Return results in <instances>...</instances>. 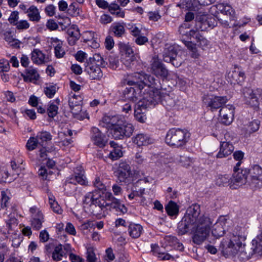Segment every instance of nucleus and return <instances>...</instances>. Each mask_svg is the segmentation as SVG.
I'll list each match as a JSON object with an SVG mask.
<instances>
[{
  "label": "nucleus",
  "instance_id": "13d9d810",
  "mask_svg": "<svg viewBox=\"0 0 262 262\" xmlns=\"http://www.w3.org/2000/svg\"><path fill=\"white\" fill-rule=\"evenodd\" d=\"M10 62L5 59H0V72H7L10 70Z\"/></svg>",
  "mask_w": 262,
  "mask_h": 262
},
{
  "label": "nucleus",
  "instance_id": "bb28decb",
  "mask_svg": "<svg viewBox=\"0 0 262 262\" xmlns=\"http://www.w3.org/2000/svg\"><path fill=\"white\" fill-rule=\"evenodd\" d=\"M51 42L54 48V52L57 58H60L65 54V51L62 48V41L56 37L51 38Z\"/></svg>",
  "mask_w": 262,
  "mask_h": 262
},
{
  "label": "nucleus",
  "instance_id": "c03bdc74",
  "mask_svg": "<svg viewBox=\"0 0 262 262\" xmlns=\"http://www.w3.org/2000/svg\"><path fill=\"white\" fill-rule=\"evenodd\" d=\"M232 180L229 174L220 175L216 179V184L220 186H225L227 185L230 186V182Z\"/></svg>",
  "mask_w": 262,
  "mask_h": 262
},
{
  "label": "nucleus",
  "instance_id": "a211bd4d",
  "mask_svg": "<svg viewBox=\"0 0 262 262\" xmlns=\"http://www.w3.org/2000/svg\"><path fill=\"white\" fill-rule=\"evenodd\" d=\"M163 60L166 62H171L174 67H178L181 64V61H178L177 51L173 46H169L164 49L163 54Z\"/></svg>",
  "mask_w": 262,
  "mask_h": 262
},
{
  "label": "nucleus",
  "instance_id": "0eeeda50",
  "mask_svg": "<svg viewBox=\"0 0 262 262\" xmlns=\"http://www.w3.org/2000/svg\"><path fill=\"white\" fill-rule=\"evenodd\" d=\"M105 64L102 57L99 54H96L94 55L93 61L86 66L85 71L92 79H100L103 76L101 67H104Z\"/></svg>",
  "mask_w": 262,
  "mask_h": 262
},
{
  "label": "nucleus",
  "instance_id": "603ef678",
  "mask_svg": "<svg viewBox=\"0 0 262 262\" xmlns=\"http://www.w3.org/2000/svg\"><path fill=\"white\" fill-rule=\"evenodd\" d=\"M86 260L88 262H96L97 258L95 253V249L92 247H88L86 249Z\"/></svg>",
  "mask_w": 262,
  "mask_h": 262
},
{
  "label": "nucleus",
  "instance_id": "c756f323",
  "mask_svg": "<svg viewBox=\"0 0 262 262\" xmlns=\"http://www.w3.org/2000/svg\"><path fill=\"white\" fill-rule=\"evenodd\" d=\"M142 231L143 228L140 224L131 223L128 226V233L132 238H138L141 235Z\"/></svg>",
  "mask_w": 262,
  "mask_h": 262
},
{
  "label": "nucleus",
  "instance_id": "de8ad7c7",
  "mask_svg": "<svg viewBox=\"0 0 262 262\" xmlns=\"http://www.w3.org/2000/svg\"><path fill=\"white\" fill-rule=\"evenodd\" d=\"M94 205H96L100 208H102L103 210L107 211V202L104 200V199L101 196L98 195L96 199L94 200V202L93 203Z\"/></svg>",
  "mask_w": 262,
  "mask_h": 262
},
{
  "label": "nucleus",
  "instance_id": "7ed1b4c3",
  "mask_svg": "<svg viewBox=\"0 0 262 262\" xmlns=\"http://www.w3.org/2000/svg\"><path fill=\"white\" fill-rule=\"evenodd\" d=\"M155 79L153 76L147 75L144 73H135L128 79L127 83L129 86L124 90L123 97L126 100L133 102H136L140 96L142 90L147 85L149 90L152 89L150 86L155 84Z\"/></svg>",
  "mask_w": 262,
  "mask_h": 262
},
{
  "label": "nucleus",
  "instance_id": "f3484780",
  "mask_svg": "<svg viewBox=\"0 0 262 262\" xmlns=\"http://www.w3.org/2000/svg\"><path fill=\"white\" fill-rule=\"evenodd\" d=\"M30 212L31 214V226L35 230H38L42 227V224L44 222L43 215L39 210L36 207H32L30 209Z\"/></svg>",
  "mask_w": 262,
  "mask_h": 262
},
{
  "label": "nucleus",
  "instance_id": "774afa93",
  "mask_svg": "<svg viewBox=\"0 0 262 262\" xmlns=\"http://www.w3.org/2000/svg\"><path fill=\"white\" fill-rule=\"evenodd\" d=\"M69 258L72 262H84L83 258H81L79 255L72 253H70Z\"/></svg>",
  "mask_w": 262,
  "mask_h": 262
},
{
  "label": "nucleus",
  "instance_id": "ea45409f",
  "mask_svg": "<svg viewBox=\"0 0 262 262\" xmlns=\"http://www.w3.org/2000/svg\"><path fill=\"white\" fill-rule=\"evenodd\" d=\"M175 161L181 164V165L186 168L191 167L193 163V160L192 158L182 156H178L175 158Z\"/></svg>",
  "mask_w": 262,
  "mask_h": 262
},
{
  "label": "nucleus",
  "instance_id": "8fccbe9b",
  "mask_svg": "<svg viewBox=\"0 0 262 262\" xmlns=\"http://www.w3.org/2000/svg\"><path fill=\"white\" fill-rule=\"evenodd\" d=\"M71 112L74 118L78 120H83L85 118H89L88 113L85 111H82L81 107V111H78L77 108Z\"/></svg>",
  "mask_w": 262,
  "mask_h": 262
},
{
  "label": "nucleus",
  "instance_id": "aec40b11",
  "mask_svg": "<svg viewBox=\"0 0 262 262\" xmlns=\"http://www.w3.org/2000/svg\"><path fill=\"white\" fill-rule=\"evenodd\" d=\"M17 219L14 216H9L8 219L5 220L6 225L0 227V233L6 238H8L9 235L14 232V229L17 225Z\"/></svg>",
  "mask_w": 262,
  "mask_h": 262
},
{
  "label": "nucleus",
  "instance_id": "20e7f679",
  "mask_svg": "<svg viewBox=\"0 0 262 262\" xmlns=\"http://www.w3.org/2000/svg\"><path fill=\"white\" fill-rule=\"evenodd\" d=\"M159 102L167 109L170 110L175 106L176 99L173 95L162 94L160 90L152 88L146 93H144L143 101H141L138 106L143 107L148 105L155 106Z\"/></svg>",
  "mask_w": 262,
  "mask_h": 262
},
{
  "label": "nucleus",
  "instance_id": "58836bf2",
  "mask_svg": "<svg viewBox=\"0 0 262 262\" xmlns=\"http://www.w3.org/2000/svg\"><path fill=\"white\" fill-rule=\"evenodd\" d=\"M45 55L41 51L35 49L32 53L31 59L34 63L41 64L45 62Z\"/></svg>",
  "mask_w": 262,
  "mask_h": 262
},
{
  "label": "nucleus",
  "instance_id": "f03ea898",
  "mask_svg": "<svg viewBox=\"0 0 262 262\" xmlns=\"http://www.w3.org/2000/svg\"><path fill=\"white\" fill-rule=\"evenodd\" d=\"M240 228L238 232L232 233L229 241H224L223 254L226 256H234L239 253L243 259H249L253 254L262 255V233L257 235L251 243V247H246L242 242L246 239Z\"/></svg>",
  "mask_w": 262,
  "mask_h": 262
},
{
  "label": "nucleus",
  "instance_id": "6e6552de",
  "mask_svg": "<svg viewBox=\"0 0 262 262\" xmlns=\"http://www.w3.org/2000/svg\"><path fill=\"white\" fill-rule=\"evenodd\" d=\"M134 127L131 123L124 122L115 126L111 134L115 139H122L124 137H129L133 134Z\"/></svg>",
  "mask_w": 262,
  "mask_h": 262
},
{
  "label": "nucleus",
  "instance_id": "7c9ffc66",
  "mask_svg": "<svg viewBox=\"0 0 262 262\" xmlns=\"http://www.w3.org/2000/svg\"><path fill=\"white\" fill-rule=\"evenodd\" d=\"M82 102V98L79 95L73 94L69 100V104L71 111L74 110L77 108L78 111H81V103Z\"/></svg>",
  "mask_w": 262,
  "mask_h": 262
},
{
  "label": "nucleus",
  "instance_id": "a19ab883",
  "mask_svg": "<svg viewBox=\"0 0 262 262\" xmlns=\"http://www.w3.org/2000/svg\"><path fill=\"white\" fill-rule=\"evenodd\" d=\"M91 213L98 218L104 217L108 214V211L103 210L96 205L92 204L90 207Z\"/></svg>",
  "mask_w": 262,
  "mask_h": 262
},
{
  "label": "nucleus",
  "instance_id": "cd10ccee",
  "mask_svg": "<svg viewBox=\"0 0 262 262\" xmlns=\"http://www.w3.org/2000/svg\"><path fill=\"white\" fill-rule=\"evenodd\" d=\"M21 76L26 82H35L39 77L36 70L32 68L26 69L25 72L22 74Z\"/></svg>",
  "mask_w": 262,
  "mask_h": 262
},
{
  "label": "nucleus",
  "instance_id": "09e8293b",
  "mask_svg": "<svg viewBox=\"0 0 262 262\" xmlns=\"http://www.w3.org/2000/svg\"><path fill=\"white\" fill-rule=\"evenodd\" d=\"M39 145V142L36 137H31L28 140L26 144V148L29 150L35 149Z\"/></svg>",
  "mask_w": 262,
  "mask_h": 262
},
{
  "label": "nucleus",
  "instance_id": "393cba45",
  "mask_svg": "<svg viewBox=\"0 0 262 262\" xmlns=\"http://www.w3.org/2000/svg\"><path fill=\"white\" fill-rule=\"evenodd\" d=\"M134 143L138 146H147L154 143V139L148 135L144 134H138L132 138Z\"/></svg>",
  "mask_w": 262,
  "mask_h": 262
},
{
  "label": "nucleus",
  "instance_id": "79ce46f5",
  "mask_svg": "<svg viewBox=\"0 0 262 262\" xmlns=\"http://www.w3.org/2000/svg\"><path fill=\"white\" fill-rule=\"evenodd\" d=\"M167 214L170 216L175 215L179 213V206L174 202L170 201L165 207Z\"/></svg>",
  "mask_w": 262,
  "mask_h": 262
},
{
  "label": "nucleus",
  "instance_id": "9b49d317",
  "mask_svg": "<svg viewBox=\"0 0 262 262\" xmlns=\"http://www.w3.org/2000/svg\"><path fill=\"white\" fill-rule=\"evenodd\" d=\"M243 94L247 104L252 106H256L258 104V98H262V89H257L253 90L245 88L243 89Z\"/></svg>",
  "mask_w": 262,
  "mask_h": 262
},
{
  "label": "nucleus",
  "instance_id": "5701e85b",
  "mask_svg": "<svg viewBox=\"0 0 262 262\" xmlns=\"http://www.w3.org/2000/svg\"><path fill=\"white\" fill-rule=\"evenodd\" d=\"M234 149L233 145L229 141H221L220 150L216 157L220 159L226 158L233 152Z\"/></svg>",
  "mask_w": 262,
  "mask_h": 262
},
{
  "label": "nucleus",
  "instance_id": "3c124183",
  "mask_svg": "<svg viewBox=\"0 0 262 262\" xmlns=\"http://www.w3.org/2000/svg\"><path fill=\"white\" fill-rule=\"evenodd\" d=\"M123 156L122 151L120 147L113 149L109 154L108 157L112 160H117Z\"/></svg>",
  "mask_w": 262,
  "mask_h": 262
},
{
  "label": "nucleus",
  "instance_id": "f8f14e48",
  "mask_svg": "<svg viewBox=\"0 0 262 262\" xmlns=\"http://www.w3.org/2000/svg\"><path fill=\"white\" fill-rule=\"evenodd\" d=\"M121 53V60L126 67H131L135 61V56L132 48L130 46L122 43L120 46Z\"/></svg>",
  "mask_w": 262,
  "mask_h": 262
},
{
  "label": "nucleus",
  "instance_id": "680f3d73",
  "mask_svg": "<svg viewBox=\"0 0 262 262\" xmlns=\"http://www.w3.org/2000/svg\"><path fill=\"white\" fill-rule=\"evenodd\" d=\"M148 41V38L141 34L140 36L137 37L135 39V42L139 45H143Z\"/></svg>",
  "mask_w": 262,
  "mask_h": 262
},
{
  "label": "nucleus",
  "instance_id": "72a5a7b5",
  "mask_svg": "<svg viewBox=\"0 0 262 262\" xmlns=\"http://www.w3.org/2000/svg\"><path fill=\"white\" fill-rule=\"evenodd\" d=\"M189 35L194 37L197 40L198 42H199V46L203 49H204L205 48L207 47L209 45V41L199 33H197L193 30H191L189 31Z\"/></svg>",
  "mask_w": 262,
  "mask_h": 262
},
{
  "label": "nucleus",
  "instance_id": "37998d69",
  "mask_svg": "<svg viewBox=\"0 0 262 262\" xmlns=\"http://www.w3.org/2000/svg\"><path fill=\"white\" fill-rule=\"evenodd\" d=\"M48 196L49 204L52 210L56 213L61 214L62 210L58 203L55 201V197L51 194H49Z\"/></svg>",
  "mask_w": 262,
  "mask_h": 262
},
{
  "label": "nucleus",
  "instance_id": "2f4dec72",
  "mask_svg": "<svg viewBox=\"0 0 262 262\" xmlns=\"http://www.w3.org/2000/svg\"><path fill=\"white\" fill-rule=\"evenodd\" d=\"M142 101H143V98L140 100L138 103L136 104L135 108V117L137 120L142 123L144 122L145 119V115H143L142 111L150 106L148 105L145 107L139 106L138 105L139 103Z\"/></svg>",
  "mask_w": 262,
  "mask_h": 262
},
{
  "label": "nucleus",
  "instance_id": "c9c22d12",
  "mask_svg": "<svg viewBox=\"0 0 262 262\" xmlns=\"http://www.w3.org/2000/svg\"><path fill=\"white\" fill-rule=\"evenodd\" d=\"M109 12L113 15L118 17L124 18L125 16L124 11L122 10L120 6L115 3H112L108 7Z\"/></svg>",
  "mask_w": 262,
  "mask_h": 262
},
{
  "label": "nucleus",
  "instance_id": "2eb2a0df",
  "mask_svg": "<svg viewBox=\"0 0 262 262\" xmlns=\"http://www.w3.org/2000/svg\"><path fill=\"white\" fill-rule=\"evenodd\" d=\"M248 173L247 169L234 171L230 183V187L232 189H236L238 187L245 184L247 182Z\"/></svg>",
  "mask_w": 262,
  "mask_h": 262
},
{
  "label": "nucleus",
  "instance_id": "49530a36",
  "mask_svg": "<svg viewBox=\"0 0 262 262\" xmlns=\"http://www.w3.org/2000/svg\"><path fill=\"white\" fill-rule=\"evenodd\" d=\"M260 125V121L254 120L248 124L246 128L247 133L251 134L258 130Z\"/></svg>",
  "mask_w": 262,
  "mask_h": 262
},
{
  "label": "nucleus",
  "instance_id": "6e6d98bb",
  "mask_svg": "<svg viewBox=\"0 0 262 262\" xmlns=\"http://www.w3.org/2000/svg\"><path fill=\"white\" fill-rule=\"evenodd\" d=\"M97 196V194H95L93 192H88L84 196L83 202L85 204L89 205L90 207L91 205L94 202V200Z\"/></svg>",
  "mask_w": 262,
  "mask_h": 262
},
{
  "label": "nucleus",
  "instance_id": "423d86ee",
  "mask_svg": "<svg viewBox=\"0 0 262 262\" xmlns=\"http://www.w3.org/2000/svg\"><path fill=\"white\" fill-rule=\"evenodd\" d=\"M188 138L189 134L186 130L173 128L167 132L165 141L170 146L179 147L186 144Z\"/></svg>",
  "mask_w": 262,
  "mask_h": 262
},
{
  "label": "nucleus",
  "instance_id": "e2e57ef3",
  "mask_svg": "<svg viewBox=\"0 0 262 262\" xmlns=\"http://www.w3.org/2000/svg\"><path fill=\"white\" fill-rule=\"evenodd\" d=\"M105 48L110 50H111L114 46V41L113 37L111 36H108L106 37L105 40Z\"/></svg>",
  "mask_w": 262,
  "mask_h": 262
},
{
  "label": "nucleus",
  "instance_id": "a18cd8bd",
  "mask_svg": "<svg viewBox=\"0 0 262 262\" xmlns=\"http://www.w3.org/2000/svg\"><path fill=\"white\" fill-rule=\"evenodd\" d=\"M217 9L221 13L227 16L229 15V16H231L234 12L231 6L227 4H218L217 5Z\"/></svg>",
  "mask_w": 262,
  "mask_h": 262
},
{
  "label": "nucleus",
  "instance_id": "6ab92c4d",
  "mask_svg": "<svg viewBox=\"0 0 262 262\" xmlns=\"http://www.w3.org/2000/svg\"><path fill=\"white\" fill-rule=\"evenodd\" d=\"M234 108L231 105L222 107L220 111V117L222 123L228 125L230 124L234 118Z\"/></svg>",
  "mask_w": 262,
  "mask_h": 262
},
{
  "label": "nucleus",
  "instance_id": "a878e982",
  "mask_svg": "<svg viewBox=\"0 0 262 262\" xmlns=\"http://www.w3.org/2000/svg\"><path fill=\"white\" fill-rule=\"evenodd\" d=\"M228 78L231 84H241L244 81L245 75L241 71L234 70L228 74Z\"/></svg>",
  "mask_w": 262,
  "mask_h": 262
},
{
  "label": "nucleus",
  "instance_id": "9d476101",
  "mask_svg": "<svg viewBox=\"0 0 262 262\" xmlns=\"http://www.w3.org/2000/svg\"><path fill=\"white\" fill-rule=\"evenodd\" d=\"M203 101L207 107L213 111L225 104L227 101L226 97L217 96L213 95H205L203 97Z\"/></svg>",
  "mask_w": 262,
  "mask_h": 262
},
{
  "label": "nucleus",
  "instance_id": "4d7b16f0",
  "mask_svg": "<svg viewBox=\"0 0 262 262\" xmlns=\"http://www.w3.org/2000/svg\"><path fill=\"white\" fill-rule=\"evenodd\" d=\"M184 44L188 48V49L192 52V56L196 58L199 56V54L197 52V49L195 44L192 43L191 41H185Z\"/></svg>",
  "mask_w": 262,
  "mask_h": 262
},
{
  "label": "nucleus",
  "instance_id": "f257e3e1",
  "mask_svg": "<svg viewBox=\"0 0 262 262\" xmlns=\"http://www.w3.org/2000/svg\"><path fill=\"white\" fill-rule=\"evenodd\" d=\"M200 212L199 205H192L178 226L181 235L191 231L193 233V242L197 245L202 244L209 236L212 224L210 217L205 215H200Z\"/></svg>",
  "mask_w": 262,
  "mask_h": 262
},
{
  "label": "nucleus",
  "instance_id": "e433bc0d",
  "mask_svg": "<svg viewBox=\"0 0 262 262\" xmlns=\"http://www.w3.org/2000/svg\"><path fill=\"white\" fill-rule=\"evenodd\" d=\"M253 180H260L262 179V168L258 165H254L248 171Z\"/></svg>",
  "mask_w": 262,
  "mask_h": 262
},
{
  "label": "nucleus",
  "instance_id": "f704fd0d",
  "mask_svg": "<svg viewBox=\"0 0 262 262\" xmlns=\"http://www.w3.org/2000/svg\"><path fill=\"white\" fill-rule=\"evenodd\" d=\"M28 16L30 20L33 21L38 22L40 19V16L38 9L35 6H31L27 10Z\"/></svg>",
  "mask_w": 262,
  "mask_h": 262
},
{
  "label": "nucleus",
  "instance_id": "b1692460",
  "mask_svg": "<svg viewBox=\"0 0 262 262\" xmlns=\"http://www.w3.org/2000/svg\"><path fill=\"white\" fill-rule=\"evenodd\" d=\"M66 183L74 184L78 183L80 185H85L86 182L85 177L83 173V169L82 167H77L75 171V175L68 178Z\"/></svg>",
  "mask_w": 262,
  "mask_h": 262
},
{
  "label": "nucleus",
  "instance_id": "5fc2aeb1",
  "mask_svg": "<svg viewBox=\"0 0 262 262\" xmlns=\"http://www.w3.org/2000/svg\"><path fill=\"white\" fill-rule=\"evenodd\" d=\"M58 107L53 103H50L47 109L48 115L50 118H54L58 113Z\"/></svg>",
  "mask_w": 262,
  "mask_h": 262
},
{
  "label": "nucleus",
  "instance_id": "69168bd1",
  "mask_svg": "<svg viewBox=\"0 0 262 262\" xmlns=\"http://www.w3.org/2000/svg\"><path fill=\"white\" fill-rule=\"evenodd\" d=\"M11 167L12 169L14 171V173H12V175H19L21 171L22 168L19 165H17L16 162L13 161L11 162Z\"/></svg>",
  "mask_w": 262,
  "mask_h": 262
},
{
  "label": "nucleus",
  "instance_id": "338daca9",
  "mask_svg": "<svg viewBox=\"0 0 262 262\" xmlns=\"http://www.w3.org/2000/svg\"><path fill=\"white\" fill-rule=\"evenodd\" d=\"M47 28L50 30H56L58 29V26L53 19H49L46 24Z\"/></svg>",
  "mask_w": 262,
  "mask_h": 262
},
{
  "label": "nucleus",
  "instance_id": "bf43d9fd",
  "mask_svg": "<svg viewBox=\"0 0 262 262\" xmlns=\"http://www.w3.org/2000/svg\"><path fill=\"white\" fill-rule=\"evenodd\" d=\"M56 86L54 85L47 86L44 89L45 94L49 98H52L56 93Z\"/></svg>",
  "mask_w": 262,
  "mask_h": 262
},
{
  "label": "nucleus",
  "instance_id": "864d4df0",
  "mask_svg": "<svg viewBox=\"0 0 262 262\" xmlns=\"http://www.w3.org/2000/svg\"><path fill=\"white\" fill-rule=\"evenodd\" d=\"M145 188H140L139 190H136V188L132 189V192L128 195V198L132 200L137 196L142 197L144 194Z\"/></svg>",
  "mask_w": 262,
  "mask_h": 262
},
{
  "label": "nucleus",
  "instance_id": "4c0bfd02",
  "mask_svg": "<svg viewBox=\"0 0 262 262\" xmlns=\"http://www.w3.org/2000/svg\"><path fill=\"white\" fill-rule=\"evenodd\" d=\"M200 25L199 30L201 31H205L207 27L211 28H214L216 26V22L214 17L207 18V20L198 23Z\"/></svg>",
  "mask_w": 262,
  "mask_h": 262
},
{
  "label": "nucleus",
  "instance_id": "1a4fd4ad",
  "mask_svg": "<svg viewBox=\"0 0 262 262\" xmlns=\"http://www.w3.org/2000/svg\"><path fill=\"white\" fill-rule=\"evenodd\" d=\"M45 253L51 257L54 261H58L62 260L66 255V253L63 250L61 244L55 245L54 243H49L45 246Z\"/></svg>",
  "mask_w": 262,
  "mask_h": 262
},
{
  "label": "nucleus",
  "instance_id": "4be33fe9",
  "mask_svg": "<svg viewBox=\"0 0 262 262\" xmlns=\"http://www.w3.org/2000/svg\"><path fill=\"white\" fill-rule=\"evenodd\" d=\"M123 120L122 117L118 115H105L102 119V123L104 124L103 126L111 129L115 126L122 124Z\"/></svg>",
  "mask_w": 262,
  "mask_h": 262
},
{
  "label": "nucleus",
  "instance_id": "473e14b6",
  "mask_svg": "<svg viewBox=\"0 0 262 262\" xmlns=\"http://www.w3.org/2000/svg\"><path fill=\"white\" fill-rule=\"evenodd\" d=\"M36 137L39 142V145L41 146L46 145L47 142L52 139V135L47 131L38 133Z\"/></svg>",
  "mask_w": 262,
  "mask_h": 262
},
{
  "label": "nucleus",
  "instance_id": "ddd939ff",
  "mask_svg": "<svg viewBox=\"0 0 262 262\" xmlns=\"http://www.w3.org/2000/svg\"><path fill=\"white\" fill-rule=\"evenodd\" d=\"M150 69L152 73L157 77L165 78L168 76V70L160 61L158 56H155L152 57L151 61Z\"/></svg>",
  "mask_w": 262,
  "mask_h": 262
},
{
  "label": "nucleus",
  "instance_id": "39448f33",
  "mask_svg": "<svg viewBox=\"0 0 262 262\" xmlns=\"http://www.w3.org/2000/svg\"><path fill=\"white\" fill-rule=\"evenodd\" d=\"M233 225L232 221L230 219L226 216H221L219 217L217 221L212 227V234L213 236L216 238H219L223 236L227 230L229 233L228 234V238L227 239H223L221 244L220 248L222 249L223 252V245L222 243L224 241H229L230 239V235L232 233L238 232L241 227H237L234 230L231 229Z\"/></svg>",
  "mask_w": 262,
  "mask_h": 262
},
{
  "label": "nucleus",
  "instance_id": "0e129e2a",
  "mask_svg": "<svg viewBox=\"0 0 262 262\" xmlns=\"http://www.w3.org/2000/svg\"><path fill=\"white\" fill-rule=\"evenodd\" d=\"M15 26L18 29H27L29 28L30 25L27 20H20L16 22Z\"/></svg>",
  "mask_w": 262,
  "mask_h": 262
},
{
  "label": "nucleus",
  "instance_id": "c85d7f7f",
  "mask_svg": "<svg viewBox=\"0 0 262 262\" xmlns=\"http://www.w3.org/2000/svg\"><path fill=\"white\" fill-rule=\"evenodd\" d=\"M111 30L114 35L118 37H122L125 33L124 23H115L111 27Z\"/></svg>",
  "mask_w": 262,
  "mask_h": 262
},
{
  "label": "nucleus",
  "instance_id": "4468645a",
  "mask_svg": "<svg viewBox=\"0 0 262 262\" xmlns=\"http://www.w3.org/2000/svg\"><path fill=\"white\" fill-rule=\"evenodd\" d=\"M91 140L95 145L99 147H103L107 142L106 136L96 127L91 128Z\"/></svg>",
  "mask_w": 262,
  "mask_h": 262
},
{
  "label": "nucleus",
  "instance_id": "412c9836",
  "mask_svg": "<svg viewBox=\"0 0 262 262\" xmlns=\"http://www.w3.org/2000/svg\"><path fill=\"white\" fill-rule=\"evenodd\" d=\"M109 198L107 204V211L114 210L115 211L120 213H125L127 212V208L120 201L112 195V193H109L108 195Z\"/></svg>",
  "mask_w": 262,
  "mask_h": 262
},
{
  "label": "nucleus",
  "instance_id": "052dcab7",
  "mask_svg": "<svg viewBox=\"0 0 262 262\" xmlns=\"http://www.w3.org/2000/svg\"><path fill=\"white\" fill-rule=\"evenodd\" d=\"M5 98L6 100L11 103H14L16 101V98L13 93L10 91H7L4 92Z\"/></svg>",
  "mask_w": 262,
  "mask_h": 262
},
{
  "label": "nucleus",
  "instance_id": "dca6fc26",
  "mask_svg": "<svg viewBox=\"0 0 262 262\" xmlns=\"http://www.w3.org/2000/svg\"><path fill=\"white\" fill-rule=\"evenodd\" d=\"M117 177L121 182L128 183L132 174L131 167L125 161H121L119 164L117 171Z\"/></svg>",
  "mask_w": 262,
  "mask_h": 262
}]
</instances>
